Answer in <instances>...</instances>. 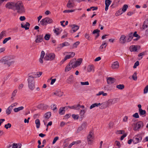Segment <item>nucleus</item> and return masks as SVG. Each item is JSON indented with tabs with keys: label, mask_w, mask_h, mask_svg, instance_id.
I'll return each mask as SVG.
<instances>
[{
	"label": "nucleus",
	"mask_w": 148,
	"mask_h": 148,
	"mask_svg": "<svg viewBox=\"0 0 148 148\" xmlns=\"http://www.w3.org/2000/svg\"><path fill=\"white\" fill-rule=\"evenodd\" d=\"M14 57L12 56H5L3 57L0 61L2 64L9 67L14 63Z\"/></svg>",
	"instance_id": "nucleus-1"
},
{
	"label": "nucleus",
	"mask_w": 148,
	"mask_h": 148,
	"mask_svg": "<svg viewBox=\"0 0 148 148\" xmlns=\"http://www.w3.org/2000/svg\"><path fill=\"white\" fill-rule=\"evenodd\" d=\"M14 11L16 10L17 12L19 14L25 12V10L22 1H18L15 3Z\"/></svg>",
	"instance_id": "nucleus-2"
},
{
	"label": "nucleus",
	"mask_w": 148,
	"mask_h": 148,
	"mask_svg": "<svg viewBox=\"0 0 148 148\" xmlns=\"http://www.w3.org/2000/svg\"><path fill=\"white\" fill-rule=\"evenodd\" d=\"M27 81L29 88L31 90H33L35 88L34 76L32 75L29 76Z\"/></svg>",
	"instance_id": "nucleus-3"
},
{
	"label": "nucleus",
	"mask_w": 148,
	"mask_h": 148,
	"mask_svg": "<svg viewBox=\"0 0 148 148\" xmlns=\"http://www.w3.org/2000/svg\"><path fill=\"white\" fill-rule=\"evenodd\" d=\"M53 22V20L49 17H46L42 19L40 21L41 25L43 26L46 25L48 24L52 23Z\"/></svg>",
	"instance_id": "nucleus-4"
},
{
	"label": "nucleus",
	"mask_w": 148,
	"mask_h": 148,
	"mask_svg": "<svg viewBox=\"0 0 148 148\" xmlns=\"http://www.w3.org/2000/svg\"><path fill=\"white\" fill-rule=\"evenodd\" d=\"M142 139V137L141 134L136 135L133 138V143L134 144H137L140 142Z\"/></svg>",
	"instance_id": "nucleus-5"
},
{
	"label": "nucleus",
	"mask_w": 148,
	"mask_h": 148,
	"mask_svg": "<svg viewBox=\"0 0 148 148\" xmlns=\"http://www.w3.org/2000/svg\"><path fill=\"white\" fill-rule=\"evenodd\" d=\"M144 126L143 123L142 121H139L136 123L133 130L135 131H138L139 130L142 128Z\"/></svg>",
	"instance_id": "nucleus-6"
},
{
	"label": "nucleus",
	"mask_w": 148,
	"mask_h": 148,
	"mask_svg": "<svg viewBox=\"0 0 148 148\" xmlns=\"http://www.w3.org/2000/svg\"><path fill=\"white\" fill-rule=\"evenodd\" d=\"M55 57V55L54 53H47L44 59L46 60H52Z\"/></svg>",
	"instance_id": "nucleus-7"
},
{
	"label": "nucleus",
	"mask_w": 148,
	"mask_h": 148,
	"mask_svg": "<svg viewBox=\"0 0 148 148\" xmlns=\"http://www.w3.org/2000/svg\"><path fill=\"white\" fill-rule=\"evenodd\" d=\"M15 3L10 2L6 3L5 5L6 8L9 9H12L14 11Z\"/></svg>",
	"instance_id": "nucleus-8"
},
{
	"label": "nucleus",
	"mask_w": 148,
	"mask_h": 148,
	"mask_svg": "<svg viewBox=\"0 0 148 148\" xmlns=\"http://www.w3.org/2000/svg\"><path fill=\"white\" fill-rule=\"evenodd\" d=\"M93 134V133L92 132H90L87 136V140L89 144L91 145L92 143L94 138L92 136Z\"/></svg>",
	"instance_id": "nucleus-9"
},
{
	"label": "nucleus",
	"mask_w": 148,
	"mask_h": 148,
	"mask_svg": "<svg viewBox=\"0 0 148 148\" xmlns=\"http://www.w3.org/2000/svg\"><path fill=\"white\" fill-rule=\"evenodd\" d=\"M68 54L64 57L65 60H67V59H69L73 57L75 55V53L73 52H66L64 53V54Z\"/></svg>",
	"instance_id": "nucleus-10"
},
{
	"label": "nucleus",
	"mask_w": 148,
	"mask_h": 148,
	"mask_svg": "<svg viewBox=\"0 0 148 148\" xmlns=\"http://www.w3.org/2000/svg\"><path fill=\"white\" fill-rule=\"evenodd\" d=\"M87 125V123L85 122H83L81 126L78 128L77 131L78 132L84 130L86 128Z\"/></svg>",
	"instance_id": "nucleus-11"
},
{
	"label": "nucleus",
	"mask_w": 148,
	"mask_h": 148,
	"mask_svg": "<svg viewBox=\"0 0 148 148\" xmlns=\"http://www.w3.org/2000/svg\"><path fill=\"white\" fill-rule=\"evenodd\" d=\"M117 99H111L108 100L106 101L108 106H111L112 104H114L117 102Z\"/></svg>",
	"instance_id": "nucleus-12"
},
{
	"label": "nucleus",
	"mask_w": 148,
	"mask_h": 148,
	"mask_svg": "<svg viewBox=\"0 0 148 148\" xmlns=\"http://www.w3.org/2000/svg\"><path fill=\"white\" fill-rule=\"evenodd\" d=\"M82 58H79L74 63V65H73V68H75L77 67V66L79 65L82 62Z\"/></svg>",
	"instance_id": "nucleus-13"
},
{
	"label": "nucleus",
	"mask_w": 148,
	"mask_h": 148,
	"mask_svg": "<svg viewBox=\"0 0 148 148\" xmlns=\"http://www.w3.org/2000/svg\"><path fill=\"white\" fill-rule=\"evenodd\" d=\"M115 81V79L113 77H109L107 78V82L108 84H113Z\"/></svg>",
	"instance_id": "nucleus-14"
},
{
	"label": "nucleus",
	"mask_w": 148,
	"mask_h": 148,
	"mask_svg": "<svg viewBox=\"0 0 148 148\" xmlns=\"http://www.w3.org/2000/svg\"><path fill=\"white\" fill-rule=\"evenodd\" d=\"M29 26L30 24L28 22H26L25 23H23L21 24V27L26 30L29 29Z\"/></svg>",
	"instance_id": "nucleus-15"
},
{
	"label": "nucleus",
	"mask_w": 148,
	"mask_h": 148,
	"mask_svg": "<svg viewBox=\"0 0 148 148\" xmlns=\"http://www.w3.org/2000/svg\"><path fill=\"white\" fill-rule=\"evenodd\" d=\"M107 44L105 41H103L101 45L99 47V49L101 52H103L104 51V49L106 48Z\"/></svg>",
	"instance_id": "nucleus-16"
},
{
	"label": "nucleus",
	"mask_w": 148,
	"mask_h": 148,
	"mask_svg": "<svg viewBox=\"0 0 148 148\" xmlns=\"http://www.w3.org/2000/svg\"><path fill=\"white\" fill-rule=\"evenodd\" d=\"M74 81V77L73 75H71L67 79L66 82L68 84H71Z\"/></svg>",
	"instance_id": "nucleus-17"
},
{
	"label": "nucleus",
	"mask_w": 148,
	"mask_h": 148,
	"mask_svg": "<svg viewBox=\"0 0 148 148\" xmlns=\"http://www.w3.org/2000/svg\"><path fill=\"white\" fill-rule=\"evenodd\" d=\"M119 40L121 43L123 44L127 42L126 36L124 35H122L119 39Z\"/></svg>",
	"instance_id": "nucleus-18"
},
{
	"label": "nucleus",
	"mask_w": 148,
	"mask_h": 148,
	"mask_svg": "<svg viewBox=\"0 0 148 148\" xmlns=\"http://www.w3.org/2000/svg\"><path fill=\"white\" fill-rule=\"evenodd\" d=\"M112 2L111 0H106L105 1V10L106 11H107L108 8V7L109 5Z\"/></svg>",
	"instance_id": "nucleus-19"
},
{
	"label": "nucleus",
	"mask_w": 148,
	"mask_h": 148,
	"mask_svg": "<svg viewBox=\"0 0 148 148\" xmlns=\"http://www.w3.org/2000/svg\"><path fill=\"white\" fill-rule=\"evenodd\" d=\"M126 37L127 42H128L131 41L133 38L132 32H131L128 36H127Z\"/></svg>",
	"instance_id": "nucleus-20"
},
{
	"label": "nucleus",
	"mask_w": 148,
	"mask_h": 148,
	"mask_svg": "<svg viewBox=\"0 0 148 148\" xmlns=\"http://www.w3.org/2000/svg\"><path fill=\"white\" fill-rule=\"evenodd\" d=\"M119 63L117 61L114 62L112 65V69H116L119 68Z\"/></svg>",
	"instance_id": "nucleus-21"
},
{
	"label": "nucleus",
	"mask_w": 148,
	"mask_h": 148,
	"mask_svg": "<svg viewBox=\"0 0 148 148\" xmlns=\"http://www.w3.org/2000/svg\"><path fill=\"white\" fill-rule=\"evenodd\" d=\"M36 38L35 40L36 43L41 42L42 40V36L41 35H37L36 36Z\"/></svg>",
	"instance_id": "nucleus-22"
},
{
	"label": "nucleus",
	"mask_w": 148,
	"mask_h": 148,
	"mask_svg": "<svg viewBox=\"0 0 148 148\" xmlns=\"http://www.w3.org/2000/svg\"><path fill=\"white\" fill-rule=\"evenodd\" d=\"M79 106L80 104H78L77 105H74V106H67V107L71 109H73L75 110H78L79 109Z\"/></svg>",
	"instance_id": "nucleus-23"
},
{
	"label": "nucleus",
	"mask_w": 148,
	"mask_h": 148,
	"mask_svg": "<svg viewBox=\"0 0 148 148\" xmlns=\"http://www.w3.org/2000/svg\"><path fill=\"white\" fill-rule=\"evenodd\" d=\"M100 32V30L97 29L94 30L92 32V34H97L95 37V40H96L97 38L99 36L100 34L99 32Z\"/></svg>",
	"instance_id": "nucleus-24"
},
{
	"label": "nucleus",
	"mask_w": 148,
	"mask_h": 148,
	"mask_svg": "<svg viewBox=\"0 0 148 148\" xmlns=\"http://www.w3.org/2000/svg\"><path fill=\"white\" fill-rule=\"evenodd\" d=\"M108 106L107 103L106 101L101 103V106L99 108L100 109H103L106 108Z\"/></svg>",
	"instance_id": "nucleus-25"
},
{
	"label": "nucleus",
	"mask_w": 148,
	"mask_h": 148,
	"mask_svg": "<svg viewBox=\"0 0 148 148\" xmlns=\"http://www.w3.org/2000/svg\"><path fill=\"white\" fill-rule=\"evenodd\" d=\"M139 46H137L134 45H131L130 47V49L131 51H137V48Z\"/></svg>",
	"instance_id": "nucleus-26"
},
{
	"label": "nucleus",
	"mask_w": 148,
	"mask_h": 148,
	"mask_svg": "<svg viewBox=\"0 0 148 148\" xmlns=\"http://www.w3.org/2000/svg\"><path fill=\"white\" fill-rule=\"evenodd\" d=\"M71 27H72V29L73 33L75 32L79 28V26L75 25H72Z\"/></svg>",
	"instance_id": "nucleus-27"
},
{
	"label": "nucleus",
	"mask_w": 148,
	"mask_h": 148,
	"mask_svg": "<svg viewBox=\"0 0 148 148\" xmlns=\"http://www.w3.org/2000/svg\"><path fill=\"white\" fill-rule=\"evenodd\" d=\"M80 43V42L79 41H77L75 43H74L73 45L72 46H70V49H73L74 48H76L77 46L79 45Z\"/></svg>",
	"instance_id": "nucleus-28"
},
{
	"label": "nucleus",
	"mask_w": 148,
	"mask_h": 148,
	"mask_svg": "<svg viewBox=\"0 0 148 148\" xmlns=\"http://www.w3.org/2000/svg\"><path fill=\"white\" fill-rule=\"evenodd\" d=\"M65 107H61L59 109V113L60 115H63L65 113V110H64Z\"/></svg>",
	"instance_id": "nucleus-29"
},
{
	"label": "nucleus",
	"mask_w": 148,
	"mask_h": 148,
	"mask_svg": "<svg viewBox=\"0 0 148 148\" xmlns=\"http://www.w3.org/2000/svg\"><path fill=\"white\" fill-rule=\"evenodd\" d=\"M66 6L68 8H71L74 7V4L71 2L70 0H69Z\"/></svg>",
	"instance_id": "nucleus-30"
},
{
	"label": "nucleus",
	"mask_w": 148,
	"mask_h": 148,
	"mask_svg": "<svg viewBox=\"0 0 148 148\" xmlns=\"http://www.w3.org/2000/svg\"><path fill=\"white\" fill-rule=\"evenodd\" d=\"M42 72H37L36 74H33V76L34 77H39L42 74Z\"/></svg>",
	"instance_id": "nucleus-31"
},
{
	"label": "nucleus",
	"mask_w": 148,
	"mask_h": 148,
	"mask_svg": "<svg viewBox=\"0 0 148 148\" xmlns=\"http://www.w3.org/2000/svg\"><path fill=\"white\" fill-rule=\"evenodd\" d=\"M23 106H21L17 108H16L14 109V111L16 112H18L21 110H23L24 109Z\"/></svg>",
	"instance_id": "nucleus-32"
},
{
	"label": "nucleus",
	"mask_w": 148,
	"mask_h": 148,
	"mask_svg": "<svg viewBox=\"0 0 148 148\" xmlns=\"http://www.w3.org/2000/svg\"><path fill=\"white\" fill-rule=\"evenodd\" d=\"M6 31H3L0 33V40L3 38V36L5 35Z\"/></svg>",
	"instance_id": "nucleus-33"
},
{
	"label": "nucleus",
	"mask_w": 148,
	"mask_h": 148,
	"mask_svg": "<svg viewBox=\"0 0 148 148\" xmlns=\"http://www.w3.org/2000/svg\"><path fill=\"white\" fill-rule=\"evenodd\" d=\"M72 68L71 65L69 64L66 67L64 71L65 72L68 71L71 69Z\"/></svg>",
	"instance_id": "nucleus-34"
},
{
	"label": "nucleus",
	"mask_w": 148,
	"mask_h": 148,
	"mask_svg": "<svg viewBox=\"0 0 148 148\" xmlns=\"http://www.w3.org/2000/svg\"><path fill=\"white\" fill-rule=\"evenodd\" d=\"M35 123L36 124V127L37 128H39L40 125V123L39 120V119H36L35 121Z\"/></svg>",
	"instance_id": "nucleus-35"
},
{
	"label": "nucleus",
	"mask_w": 148,
	"mask_h": 148,
	"mask_svg": "<svg viewBox=\"0 0 148 148\" xmlns=\"http://www.w3.org/2000/svg\"><path fill=\"white\" fill-rule=\"evenodd\" d=\"M88 72H90L92 71H94L93 66L92 65H89L87 68Z\"/></svg>",
	"instance_id": "nucleus-36"
},
{
	"label": "nucleus",
	"mask_w": 148,
	"mask_h": 148,
	"mask_svg": "<svg viewBox=\"0 0 148 148\" xmlns=\"http://www.w3.org/2000/svg\"><path fill=\"white\" fill-rule=\"evenodd\" d=\"M139 114L140 116L145 114L146 113V111L145 110H143L142 109L139 110Z\"/></svg>",
	"instance_id": "nucleus-37"
},
{
	"label": "nucleus",
	"mask_w": 148,
	"mask_h": 148,
	"mask_svg": "<svg viewBox=\"0 0 148 148\" xmlns=\"http://www.w3.org/2000/svg\"><path fill=\"white\" fill-rule=\"evenodd\" d=\"M125 86L123 84H119L116 86V88L119 90H123Z\"/></svg>",
	"instance_id": "nucleus-38"
},
{
	"label": "nucleus",
	"mask_w": 148,
	"mask_h": 148,
	"mask_svg": "<svg viewBox=\"0 0 148 148\" xmlns=\"http://www.w3.org/2000/svg\"><path fill=\"white\" fill-rule=\"evenodd\" d=\"M92 8H93V9H92V10L94 11L95 10H96L98 9V7L97 6H92L90 8H88L87 9V11H89L91 10V9Z\"/></svg>",
	"instance_id": "nucleus-39"
},
{
	"label": "nucleus",
	"mask_w": 148,
	"mask_h": 148,
	"mask_svg": "<svg viewBox=\"0 0 148 148\" xmlns=\"http://www.w3.org/2000/svg\"><path fill=\"white\" fill-rule=\"evenodd\" d=\"M148 21H145L143 23V29H144L145 28H147L148 27Z\"/></svg>",
	"instance_id": "nucleus-40"
},
{
	"label": "nucleus",
	"mask_w": 148,
	"mask_h": 148,
	"mask_svg": "<svg viewBox=\"0 0 148 148\" xmlns=\"http://www.w3.org/2000/svg\"><path fill=\"white\" fill-rule=\"evenodd\" d=\"M51 116V113L50 112H48L45 114V117L46 118L49 119Z\"/></svg>",
	"instance_id": "nucleus-41"
},
{
	"label": "nucleus",
	"mask_w": 148,
	"mask_h": 148,
	"mask_svg": "<svg viewBox=\"0 0 148 148\" xmlns=\"http://www.w3.org/2000/svg\"><path fill=\"white\" fill-rule=\"evenodd\" d=\"M12 110V109L10 108V107L9 106L6 110V113L8 115L10 114L11 113Z\"/></svg>",
	"instance_id": "nucleus-42"
},
{
	"label": "nucleus",
	"mask_w": 148,
	"mask_h": 148,
	"mask_svg": "<svg viewBox=\"0 0 148 148\" xmlns=\"http://www.w3.org/2000/svg\"><path fill=\"white\" fill-rule=\"evenodd\" d=\"M54 94L57 95L59 97L62 96L63 95L62 92L59 91L55 92Z\"/></svg>",
	"instance_id": "nucleus-43"
},
{
	"label": "nucleus",
	"mask_w": 148,
	"mask_h": 148,
	"mask_svg": "<svg viewBox=\"0 0 148 148\" xmlns=\"http://www.w3.org/2000/svg\"><path fill=\"white\" fill-rule=\"evenodd\" d=\"M136 75L137 73L136 72H135L132 76L133 79L135 81L137 79Z\"/></svg>",
	"instance_id": "nucleus-44"
},
{
	"label": "nucleus",
	"mask_w": 148,
	"mask_h": 148,
	"mask_svg": "<svg viewBox=\"0 0 148 148\" xmlns=\"http://www.w3.org/2000/svg\"><path fill=\"white\" fill-rule=\"evenodd\" d=\"M128 5H124L123 8L122 9V11L123 12H125L127 10V8H128Z\"/></svg>",
	"instance_id": "nucleus-45"
},
{
	"label": "nucleus",
	"mask_w": 148,
	"mask_h": 148,
	"mask_svg": "<svg viewBox=\"0 0 148 148\" xmlns=\"http://www.w3.org/2000/svg\"><path fill=\"white\" fill-rule=\"evenodd\" d=\"M11 39V38L10 37H9L8 38H5L4 40L3 41V44H5L9 40H10Z\"/></svg>",
	"instance_id": "nucleus-46"
},
{
	"label": "nucleus",
	"mask_w": 148,
	"mask_h": 148,
	"mask_svg": "<svg viewBox=\"0 0 148 148\" xmlns=\"http://www.w3.org/2000/svg\"><path fill=\"white\" fill-rule=\"evenodd\" d=\"M96 107H97V103H95L92 104L90 106V109H91Z\"/></svg>",
	"instance_id": "nucleus-47"
},
{
	"label": "nucleus",
	"mask_w": 148,
	"mask_h": 148,
	"mask_svg": "<svg viewBox=\"0 0 148 148\" xmlns=\"http://www.w3.org/2000/svg\"><path fill=\"white\" fill-rule=\"evenodd\" d=\"M75 11V10H65L64 11V13H69L72 12H74Z\"/></svg>",
	"instance_id": "nucleus-48"
},
{
	"label": "nucleus",
	"mask_w": 148,
	"mask_h": 148,
	"mask_svg": "<svg viewBox=\"0 0 148 148\" xmlns=\"http://www.w3.org/2000/svg\"><path fill=\"white\" fill-rule=\"evenodd\" d=\"M64 47L63 44H61L59 45L57 47L58 50H60Z\"/></svg>",
	"instance_id": "nucleus-49"
},
{
	"label": "nucleus",
	"mask_w": 148,
	"mask_h": 148,
	"mask_svg": "<svg viewBox=\"0 0 148 148\" xmlns=\"http://www.w3.org/2000/svg\"><path fill=\"white\" fill-rule=\"evenodd\" d=\"M11 124L10 123H8L7 124H5V125L4 127L6 128V129H8V128H10L11 127Z\"/></svg>",
	"instance_id": "nucleus-50"
},
{
	"label": "nucleus",
	"mask_w": 148,
	"mask_h": 148,
	"mask_svg": "<svg viewBox=\"0 0 148 148\" xmlns=\"http://www.w3.org/2000/svg\"><path fill=\"white\" fill-rule=\"evenodd\" d=\"M148 91V85H147L144 90V93L146 94L147 93Z\"/></svg>",
	"instance_id": "nucleus-51"
},
{
	"label": "nucleus",
	"mask_w": 148,
	"mask_h": 148,
	"mask_svg": "<svg viewBox=\"0 0 148 148\" xmlns=\"http://www.w3.org/2000/svg\"><path fill=\"white\" fill-rule=\"evenodd\" d=\"M50 35L48 34H46L45 36V38L46 40H48L50 38Z\"/></svg>",
	"instance_id": "nucleus-52"
},
{
	"label": "nucleus",
	"mask_w": 148,
	"mask_h": 148,
	"mask_svg": "<svg viewBox=\"0 0 148 148\" xmlns=\"http://www.w3.org/2000/svg\"><path fill=\"white\" fill-rule=\"evenodd\" d=\"M139 62L138 61L136 62L133 66V68L134 69L136 68L137 66L139 65Z\"/></svg>",
	"instance_id": "nucleus-53"
},
{
	"label": "nucleus",
	"mask_w": 148,
	"mask_h": 148,
	"mask_svg": "<svg viewBox=\"0 0 148 148\" xmlns=\"http://www.w3.org/2000/svg\"><path fill=\"white\" fill-rule=\"evenodd\" d=\"M75 63V61L74 60H72L70 61L69 64L71 65V67L73 68V66L74 65V64Z\"/></svg>",
	"instance_id": "nucleus-54"
},
{
	"label": "nucleus",
	"mask_w": 148,
	"mask_h": 148,
	"mask_svg": "<svg viewBox=\"0 0 148 148\" xmlns=\"http://www.w3.org/2000/svg\"><path fill=\"white\" fill-rule=\"evenodd\" d=\"M72 118L75 119H78V116L77 115L73 114L72 115Z\"/></svg>",
	"instance_id": "nucleus-55"
},
{
	"label": "nucleus",
	"mask_w": 148,
	"mask_h": 148,
	"mask_svg": "<svg viewBox=\"0 0 148 148\" xmlns=\"http://www.w3.org/2000/svg\"><path fill=\"white\" fill-rule=\"evenodd\" d=\"M58 29L57 28V29H55L53 30L54 32V33H55L57 36L58 35L60 34V33L58 32Z\"/></svg>",
	"instance_id": "nucleus-56"
},
{
	"label": "nucleus",
	"mask_w": 148,
	"mask_h": 148,
	"mask_svg": "<svg viewBox=\"0 0 148 148\" xmlns=\"http://www.w3.org/2000/svg\"><path fill=\"white\" fill-rule=\"evenodd\" d=\"M58 139H59L58 137V136L54 138V139L53 140V141L52 142V144H55L56 143V141Z\"/></svg>",
	"instance_id": "nucleus-57"
},
{
	"label": "nucleus",
	"mask_w": 148,
	"mask_h": 148,
	"mask_svg": "<svg viewBox=\"0 0 148 148\" xmlns=\"http://www.w3.org/2000/svg\"><path fill=\"white\" fill-rule=\"evenodd\" d=\"M115 144L116 145V146H118V148H119L121 147V145L120 144V143L117 140H116L115 142Z\"/></svg>",
	"instance_id": "nucleus-58"
},
{
	"label": "nucleus",
	"mask_w": 148,
	"mask_h": 148,
	"mask_svg": "<svg viewBox=\"0 0 148 148\" xmlns=\"http://www.w3.org/2000/svg\"><path fill=\"white\" fill-rule=\"evenodd\" d=\"M132 116L134 117L135 118H138L139 117V116L138 113H135Z\"/></svg>",
	"instance_id": "nucleus-59"
},
{
	"label": "nucleus",
	"mask_w": 148,
	"mask_h": 148,
	"mask_svg": "<svg viewBox=\"0 0 148 148\" xmlns=\"http://www.w3.org/2000/svg\"><path fill=\"white\" fill-rule=\"evenodd\" d=\"M17 92V90H14L12 94V97L11 98H12L13 97H14L15 96L16 93Z\"/></svg>",
	"instance_id": "nucleus-60"
},
{
	"label": "nucleus",
	"mask_w": 148,
	"mask_h": 148,
	"mask_svg": "<svg viewBox=\"0 0 148 148\" xmlns=\"http://www.w3.org/2000/svg\"><path fill=\"white\" fill-rule=\"evenodd\" d=\"M137 32L136 31L134 32V33L133 34L132 33V35L133 37L134 36L136 37H138L139 36H140L138 34H137Z\"/></svg>",
	"instance_id": "nucleus-61"
},
{
	"label": "nucleus",
	"mask_w": 148,
	"mask_h": 148,
	"mask_svg": "<svg viewBox=\"0 0 148 148\" xmlns=\"http://www.w3.org/2000/svg\"><path fill=\"white\" fill-rule=\"evenodd\" d=\"M81 85H88L89 84V83L88 82H81Z\"/></svg>",
	"instance_id": "nucleus-62"
},
{
	"label": "nucleus",
	"mask_w": 148,
	"mask_h": 148,
	"mask_svg": "<svg viewBox=\"0 0 148 148\" xmlns=\"http://www.w3.org/2000/svg\"><path fill=\"white\" fill-rule=\"evenodd\" d=\"M62 44L64 47V46H67L70 45L69 43L68 42H65L62 43Z\"/></svg>",
	"instance_id": "nucleus-63"
},
{
	"label": "nucleus",
	"mask_w": 148,
	"mask_h": 148,
	"mask_svg": "<svg viewBox=\"0 0 148 148\" xmlns=\"http://www.w3.org/2000/svg\"><path fill=\"white\" fill-rule=\"evenodd\" d=\"M76 141H73L68 146V148H71L72 146L76 144Z\"/></svg>",
	"instance_id": "nucleus-64"
}]
</instances>
